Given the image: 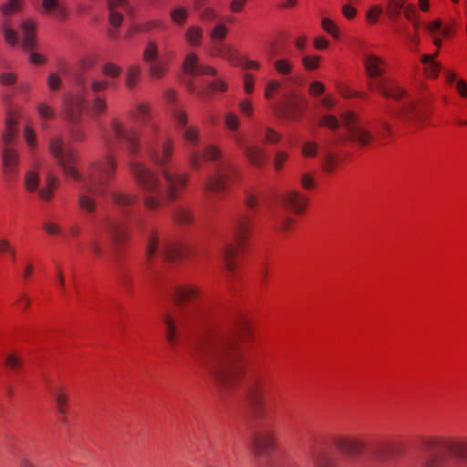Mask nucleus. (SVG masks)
Returning a JSON list of instances; mask_svg holds the SVG:
<instances>
[{
    "instance_id": "f257e3e1",
    "label": "nucleus",
    "mask_w": 467,
    "mask_h": 467,
    "mask_svg": "<svg viewBox=\"0 0 467 467\" xmlns=\"http://www.w3.org/2000/svg\"><path fill=\"white\" fill-rule=\"evenodd\" d=\"M101 140L108 151L92 161L87 171L90 182L88 192L96 196H104L115 178L118 160L113 148L124 144L130 155H137L141 149L140 131L134 127L126 126L118 117L109 119L107 128L102 131Z\"/></svg>"
},
{
    "instance_id": "f03ea898",
    "label": "nucleus",
    "mask_w": 467,
    "mask_h": 467,
    "mask_svg": "<svg viewBox=\"0 0 467 467\" xmlns=\"http://www.w3.org/2000/svg\"><path fill=\"white\" fill-rule=\"evenodd\" d=\"M363 65L368 78V88L376 91L385 98L400 100L407 97V91L392 79L381 78L388 67L386 59L373 52L364 55Z\"/></svg>"
},
{
    "instance_id": "7ed1b4c3",
    "label": "nucleus",
    "mask_w": 467,
    "mask_h": 467,
    "mask_svg": "<svg viewBox=\"0 0 467 467\" xmlns=\"http://www.w3.org/2000/svg\"><path fill=\"white\" fill-rule=\"evenodd\" d=\"M130 171L137 185L146 192L142 200L144 206L152 212L163 207L164 199L159 174L140 161L130 162Z\"/></svg>"
},
{
    "instance_id": "20e7f679",
    "label": "nucleus",
    "mask_w": 467,
    "mask_h": 467,
    "mask_svg": "<svg viewBox=\"0 0 467 467\" xmlns=\"http://www.w3.org/2000/svg\"><path fill=\"white\" fill-rule=\"evenodd\" d=\"M218 362L213 370L217 383L225 389H234L239 387L244 379L246 363L243 354L235 349Z\"/></svg>"
},
{
    "instance_id": "39448f33",
    "label": "nucleus",
    "mask_w": 467,
    "mask_h": 467,
    "mask_svg": "<svg viewBox=\"0 0 467 467\" xmlns=\"http://www.w3.org/2000/svg\"><path fill=\"white\" fill-rule=\"evenodd\" d=\"M253 226V220L249 215H240L233 228V243L224 245L222 256L225 269L234 273L237 267L236 258L245 246L250 237Z\"/></svg>"
},
{
    "instance_id": "423d86ee",
    "label": "nucleus",
    "mask_w": 467,
    "mask_h": 467,
    "mask_svg": "<svg viewBox=\"0 0 467 467\" xmlns=\"http://www.w3.org/2000/svg\"><path fill=\"white\" fill-rule=\"evenodd\" d=\"M175 57V51L168 44L163 45L160 49L153 40L147 42L142 52V60L150 64L149 74L150 78L155 79H160L165 76Z\"/></svg>"
},
{
    "instance_id": "0eeeda50",
    "label": "nucleus",
    "mask_w": 467,
    "mask_h": 467,
    "mask_svg": "<svg viewBox=\"0 0 467 467\" xmlns=\"http://www.w3.org/2000/svg\"><path fill=\"white\" fill-rule=\"evenodd\" d=\"M341 123L346 130V134L336 139L332 144L340 145L346 141H350L358 146L364 147L368 145L372 140V134L368 130L361 118L353 111H344L340 115Z\"/></svg>"
},
{
    "instance_id": "6e6552de",
    "label": "nucleus",
    "mask_w": 467,
    "mask_h": 467,
    "mask_svg": "<svg viewBox=\"0 0 467 467\" xmlns=\"http://www.w3.org/2000/svg\"><path fill=\"white\" fill-rule=\"evenodd\" d=\"M423 445L427 451H436L444 453L445 463L449 457L467 461V438L430 435L423 439Z\"/></svg>"
},
{
    "instance_id": "1a4fd4ad",
    "label": "nucleus",
    "mask_w": 467,
    "mask_h": 467,
    "mask_svg": "<svg viewBox=\"0 0 467 467\" xmlns=\"http://www.w3.org/2000/svg\"><path fill=\"white\" fill-rule=\"evenodd\" d=\"M49 151L62 168L64 175L74 181L81 182L83 176L76 168L79 162L78 152L72 148H65L61 136H53L49 140Z\"/></svg>"
},
{
    "instance_id": "9d476101",
    "label": "nucleus",
    "mask_w": 467,
    "mask_h": 467,
    "mask_svg": "<svg viewBox=\"0 0 467 467\" xmlns=\"http://www.w3.org/2000/svg\"><path fill=\"white\" fill-rule=\"evenodd\" d=\"M49 151L62 168L64 175L74 181L81 182L83 176L76 168L79 162L78 152L72 148H65L61 136H53L49 140Z\"/></svg>"
},
{
    "instance_id": "9b49d317",
    "label": "nucleus",
    "mask_w": 467,
    "mask_h": 467,
    "mask_svg": "<svg viewBox=\"0 0 467 467\" xmlns=\"http://www.w3.org/2000/svg\"><path fill=\"white\" fill-rule=\"evenodd\" d=\"M201 316V306L182 309L176 318L171 313H164L161 319L165 327L167 341L171 345H175L178 341V327H182L189 322L200 319Z\"/></svg>"
},
{
    "instance_id": "f8f14e48",
    "label": "nucleus",
    "mask_w": 467,
    "mask_h": 467,
    "mask_svg": "<svg viewBox=\"0 0 467 467\" xmlns=\"http://www.w3.org/2000/svg\"><path fill=\"white\" fill-rule=\"evenodd\" d=\"M160 252L167 260H177L186 255L185 248L182 244L172 241L164 240L160 246L159 236L157 232L152 231L148 238L147 243V257L150 260Z\"/></svg>"
},
{
    "instance_id": "ddd939ff",
    "label": "nucleus",
    "mask_w": 467,
    "mask_h": 467,
    "mask_svg": "<svg viewBox=\"0 0 467 467\" xmlns=\"http://www.w3.org/2000/svg\"><path fill=\"white\" fill-rule=\"evenodd\" d=\"M307 108L306 99L297 93L288 94L279 105L273 107L276 116L290 121H299Z\"/></svg>"
},
{
    "instance_id": "4468645a",
    "label": "nucleus",
    "mask_w": 467,
    "mask_h": 467,
    "mask_svg": "<svg viewBox=\"0 0 467 467\" xmlns=\"http://www.w3.org/2000/svg\"><path fill=\"white\" fill-rule=\"evenodd\" d=\"M24 6V0H5L0 5V13L3 16L1 21V30L5 41L11 47H15L19 42L17 32L13 27L11 16L21 12Z\"/></svg>"
},
{
    "instance_id": "2eb2a0df",
    "label": "nucleus",
    "mask_w": 467,
    "mask_h": 467,
    "mask_svg": "<svg viewBox=\"0 0 467 467\" xmlns=\"http://www.w3.org/2000/svg\"><path fill=\"white\" fill-rule=\"evenodd\" d=\"M237 175V170L232 164L219 165L213 174L207 176L203 182L202 190L206 192L222 193L228 184L234 182Z\"/></svg>"
},
{
    "instance_id": "dca6fc26",
    "label": "nucleus",
    "mask_w": 467,
    "mask_h": 467,
    "mask_svg": "<svg viewBox=\"0 0 467 467\" xmlns=\"http://www.w3.org/2000/svg\"><path fill=\"white\" fill-rule=\"evenodd\" d=\"M266 386L263 379H252L246 390V400L256 419H263L266 413Z\"/></svg>"
},
{
    "instance_id": "f3484780",
    "label": "nucleus",
    "mask_w": 467,
    "mask_h": 467,
    "mask_svg": "<svg viewBox=\"0 0 467 467\" xmlns=\"http://www.w3.org/2000/svg\"><path fill=\"white\" fill-rule=\"evenodd\" d=\"M85 103L86 98L83 93H71L65 96L62 109L65 119L69 123L79 122Z\"/></svg>"
},
{
    "instance_id": "a211bd4d",
    "label": "nucleus",
    "mask_w": 467,
    "mask_h": 467,
    "mask_svg": "<svg viewBox=\"0 0 467 467\" xmlns=\"http://www.w3.org/2000/svg\"><path fill=\"white\" fill-rule=\"evenodd\" d=\"M161 174L167 182V199L173 202L186 187L190 175L185 172L171 173L167 168L161 170Z\"/></svg>"
},
{
    "instance_id": "6ab92c4d",
    "label": "nucleus",
    "mask_w": 467,
    "mask_h": 467,
    "mask_svg": "<svg viewBox=\"0 0 467 467\" xmlns=\"http://www.w3.org/2000/svg\"><path fill=\"white\" fill-rule=\"evenodd\" d=\"M254 454L262 456L278 449L279 441L275 431L271 430L257 433L252 443Z\"/></svg>"
},
{
    "instance_id": "aec40b11",
    "label": "nucleus",
    "mask_w": 467,
    "mask_h": 467,
    "mask_svg": "<svg viewBox=\"0 0 467 467\" xmlns=\"http://www.w3.org/2000/svg\"><path fill=\"white\" fill-rule=\"evenodd\" d=\"M182 69L185 74L192 77L217 75L216 68L210 65L201 63L199 57L194 52H190L185 56L182 63Z\"/></svg>"
},
{
    "instance_id": "412c9836",
    "label": "nucleus",
    "mask_w": 467,
    "mask_h": 467,
    "mask_svg": "<svg viewBox=\"0 0 467 467\" xmlns=\"http://www.w3.org/2000/svg\"><path fill=\"white\" fill-rule=\"evenodd\" d=\"M222 157L221 149L214 144H209L203 148L202 152L196 150H191L188 155V161L192 169L199 170L202 167V161H213L220 160Z\"/></svg>"
},
{
    "instance_id": "4be33fe9",
    "label": "nucleus",
    "mask_w": 467,
    "mask_h": 467,
    "mask_svg": "<svg viewBox=\"0 0 467 467\" xmlns=\"http://www.w3.org/2000/svg\"><path fill=\"white\" fill-rule=\"evenodd\" d=\"M175 150V141L172 138H166L160 149H149L148 156L151 161L161 168L169 164L171 160Z\"/></svg>"
},
{
    "instance_id": "5701e85b",
    "label": "nucleus",
    "mask_w": 467,
    "mask_h": 467,
    "mask_svg": "<svg viewBox=\"0 0 467 467\" xmlns=\"http://www.w3.org/2000/svg\"><path fill=\"white\" fill-rule=\"evenodd\" d=\"M337 449L346 456L358 457L367 448V442L360 437H340L335 441Z\"/></svg>"
},
{
    "instance_id": "b1692460",
    "label": "nucleus",
    "mask_w": 467,
    "mask_h": 467,
    "mask_svg": "<svg viewBox=\"0 0 467 467\" xmlns=\"http://www.w3.org/2000/svg\"><path fill=\"white\" fill-rule=\"evenodd\" d=\"M208 55L212 57L223 58L232 66H238L241 62L238 50L223 41L212 42L208 49Z\"/></svg>"
},
{
    "instance_id": "393cba45",
    "label": "nucleus",
    "mask_w": 467,
    "mask_h": 467,
    "mask_svg": "<svg viewBox=\"0 0 467 467\" xmlns=\"http://www.w3.org/2000/svg\"><path fill=\"white\" fill-rule=\"evenodd\" d=\"M280 203L295 214H301L307 207L308 198L296 190H290L281 195Z\"/></svg>"
},
{
    "instance_id": "a878e982",
    "label": "nucleus",
    "mask_w": 467,
    "mask_h": 467,
    "mask_svg": "<svg viewBox=\"0 0 467 467\" xmlns=\"http://www.w3.org/2000/svg\"><path fill=\"white\" fill-rule=\"evenodd\" d=\"M202 289L195 284H182L177 285L173 290V301L178 306H184L194 303L201 298Z\"/></svg>"
},
{
    "instance_id": "bb28decb",
    "label": "nucleus",
    "mask_w": 467,
    "mask_h": 467,
    "mask_svg": "<svg viewBox=\"0 0 467 467\" xmlns=\"http://www.w3.org/2000/svg\"><path fill=\"white\" fill-rule=\"evenodd\" d=\"M2 172L7 179L17 176L19 171V152L11 147H5L1 152Z\"/></svg>"
},
{
    "instance_id": "cd10ccee",
    "label": "nucleus",
    "mask_w": 467,
    "mask_h": 467,
    "mask_svg": "<svg viewBox=\"0 0 467 467\" xmlns=\"http://www.w3.org/2000/svg\"><path fill=\"white\" fill-rule=\"evenodd\" d=\"M21 45L26 50L36 47V22L31 18L24 19L19 26Z\"/></svg>"
},
{
    "instance_id": "c85d7f7f",
    "label": "nucleus",
    "mask_w": 467,
    "mask_h": 467,
    "mask_svg": "<svg viewBox=\"0 0 467 467\" xmlns=\"http://www.w3.org/2000/svg\"><path fill=\"white\" fill-rule=\"evenodd\" d=\"M42 8L44 14L53 15L59 21L67 19L68 10L60 0H43Z\"/></svg>"
},
{
    "instance_id": "c756f323",
    "label": "nucleus",
    "mask_w": 467,
    "mask_h": 467,
    "mask_svg": "<svg viewBox=\"0 0 467 467\" xmlns=\"http://www.w3.org/2000/svg\"><path fill=\"white\" fill-rule=\"evenodd\" d=\"M244 153L247 161L253 166L256 168H262L265 166L266 162V154L265 150L262 147L256 144L247 145L244 148Z\"/></svg>"
},
{
    "instance_id": "7c9ffc66",
    "label": "nucleus",
    "mask_w": 467,
    "mask_h": 467,
    "mask_svg": "<svg viewBox=\"0 0 467 467\" xmlns=\"http://www.w3.org/2000/svg\"><path fill=\"white\" fill-rule=\"evenodd\" d=\"M130 119L142 124L149 123L152 119L150 105L149 102H140L129 111Z\"/></svg>"
},
{
    "instance_id": "2f4dec72",
    "label": "nucleus",
    "mask_w": 467,
    "mask_h": 467,
    "mask_svg": "<svg viewBox=\"0 0 467 467\" xmlns=\"http://www.w3.org/2000/svg\"><path fill=\"white\" fill-rule=\"evenodd\" d=\"M402 115L408 120L420 122L423 119L424 112L420 103L413 98H409L403 109Z\"/></svg>"
},
{
    "instance_id": "473e14b6",
    "label": "nucleus",
    "mask_w": 467,
    "mask_h": 467,
    "mask_svg": "<svg viewBox=\"0 0 467 467\" xmlns=\"http://www.w3.org/2000/svg\"><path fill=\"white\" fill-rule=\"evenodd\" d=\"M109 233L114 244L117 245L126 242L130 236L127 224L119 221H112L109 223Z\"/></svg>"
},
{
    "instance_id": "72a5a7b5",
    "label": "nucleus",
    "mask_w": 467,
    "mask_h": 467,
    "mask_svg": "<svg viewBox=\"0 0 467 467\" xmlns=\"http://www.w3.org/2000/svg\"><path fill=\"white\" fill-rule=\"evenodd\" d=\"M438 56V51L433 54L423 55L420 58V62L424 66V73L429 78H436L441 69V66L435 60Z\"/></svg>"
},
{
    "instance_id": "f704fd0d",
    "label": "nucleus",
    "mask_w": 467,
    "mask_h": 467,
    "mask_svg": "<svg viewBox=\"0 0 467 467\" xmlns=\"http://www.w3.org/2000/svg\"><path fill=\"white\" fill-rule=\"evenodd\" d=\"M203 37V30L200 26L192 25L189 26L185 33L184 38L187 44L192 47H197L201 45Z\"/></svg>"
},
{
    "instance_id": "c9c22d12",
    "label": "nucleus",
    "mask_w": 467,
    "mask_h": 467,
    "mask_svg": "<svg viewBox=\"0 0 467 467\" xmlns=\"http://www.w3.org/2000/svg\"><path fill=\"white\" fill-rule=\"evenodd\" d=\"M226 89V82L222 78H217L209 82L206 88L198 89L196 94L202 99H208L210 92H224Z\"/></svg>"
},
{
    "instance_id": "e433bc0d",
    "label": "nucleus",
    "mask_w": 467,
    "mask_h": 467,
    "mask_svg": "<svg viewBox=\"0 0 467 467\" xmlns=\"http://www.w3.org/2000/svg\"><path fill=\"white\" fill-rule=\"evenodd\" d=\"M162 26L163 23L161 20H150L130 28L126 33V36L130 37L135 33H145L161 28Z\"/></svg>"
},
{
    "instance_id": "4c0bfd02",
    "label": "nucleus",
    "mask_w": 467,
    "mask_h": 467,
    "mask_svg": "<svg viewBox=\"0 0 467 467\" xmlns=\"http://www.w3.org/2000/svg\"><path fill=\"white\" fill-rule=\"evenodd\" d=\"M173 220L180 224H192L194 222V215L191 209L184 206H178L172 213Z\"/></svg>"
},
{
    "instance_id": "58836bf2",
    "label": "nucleus",
    "mask_w": 467,
    "mask_h": 467,
    "mask_svg": "<svg viewBox=\"0 0 467 467\" xmlns=\"http://www.w3.org/2000/svg\"><path fill=\"white\" fill-rule=\"evenodd\" d=\"M429 453L421 462L420 467H443L445 465V454L441 451H428Z\"/></svg>"
},
{
    "instance_id": "ea45409f",
    "label": "nucleus",
    "mask_w": 467,
    "mask_h": 467,
    "mask_svg": "<svg viewBox=\"0 0 467 467\" xmlns=\"http://www.w3.org/2000/svg\"><path fill=\"white\" fill-rule=\"evenodd\" d=\"M59 181L57 177L49 174L46 180V186L39 191V196L44 201H50L54 196V190L58 186Z\"/></svg>"
},
{
    "instance_id": "a19ab883",
    "label": "nucleus",
    "mask_w": 467,
    "mask_h": 467,
    "mask_svg": "<svg viewBox=\"0 0 467 467\" xmlns=\"http://www.w3.org/2000/svg\"><path fill=\"white\" fill-rule=\"evenodd\" d=\"M97 202L88 192H80L78 194V207L88 213H94L97 211Z\"/></svg>"
},
{
    "instance_id": "79ce46f5",
    "label": "nucleus",
    "mask_w": 467,
    "mask_h": 467,
    "mask_svg": "<svg viewBox=\"0 0 467 467\" xmlns=\"http://www.w3.org/2000/svg\"><path fill=\"white\" fill-rule=\"evenodd\" d=\"M182 139L189 142L193 147L200 144L201 141V130L196 125H191L185 128L182 132Z\"/></svg>"
},
{
    "instance_id": "37998d69",
    "label": "nucleus",
    "mask_w": 467,
    "mask_h": 467,
    "mask_svg": "<svg viewBox=\"0 0 467 467\" xmlns=\"http://www.w3.org/2000/svg\"><path fill=\"white\" fill-rule=\"evenodd\" d=\"M111 199L115 204L122 206L132 205L138 201V197L135 194L126 193L123 192H112Z\"/></svg>"
},
{
    "instance_id": "c03bdc74",
    "label": "nucleus",
    "mask_w": 467,
    "mask_h": 467,
    "mask_svg": "<svg viewBox=\"0 0 467 467\" xmlns=\"http://www.w3.org/2000/svg\"><path fill=\"white\" fill-rule=\"evenodd\" d=\"M252 326L249 321L240 319L236 322L234 333L241 340L248 339L252 335Z\"/></svg>"
},
{
    "instance_id": "a18cd8bd",
    "label": "nucleus",
    "mask_w": 467,
    "mask_h": 467,
    "mask_svg": "<svg viewBox=\"0 0 467 467\" xmlns=\"http://www.w3.org/2000/svg\"><path fill=\"white\" fill-rule=\"evenodd\" d=\"M141 74L140 65L130 66L127 69L125 84L128 88L131 89L138 84Z\"/></svg>"
},
{
    "instance_id": "49530a36",
    "label": "nucleus",
    "mask_w": 467,
    "mask_h": 467,
    "mask_svg": "<svg viewBox=\"0 0 467 467\" xmlns=\"http://www.w3.org/2000/svg\"><path fill=\"white\" fill-rule=\"evenodd\" d=\"M21 115V108L17 105H9L6 109L5 125L17 129Z\"/></svg>"
},
{
    "instance_id": "de8ad7c7",
    "label": "nucleus",
    "mask_w": 467,
    "mask_h": 467,
    "mask_svg": "<svg viewBox=\"0 0 467 467\" xmlns=\"http://www.w3.org/2000/svg\"><path fill=\"white\" fill-rule=\"evenodd\" d=\"M321 28L334 39H339L341 37V31L338 25L329 17H323L321 19Z\"/></svg>"
},
{
    "instance_id": "09e8293b",
    "label": "nucleus",
    "mask_w": 467,
    "mask_h": 467,
    "mask_svg": "<svg viewBox=\"0 0 467 467\" xmlns=\"http://www.w3.org/2000/svg\"><path fill=\"white\" fill-rule=\"evenodd\" d=\"M407 0H389L386 5V11L390 19H397L402 9L405 7Z\"/></svg>"
},
{
    "instance_id": "8fccbe9b",
    "label": "nucleus",
    "mask_w": 467,
    "mask_h": 467,
    "mask_svg": "<svg viewBox=\"0 0 467 467\" xmlns=\"http://www.w3.org/2000/svg\"><path fill=\"white\" fill-rule=\"evenodd\" d=\"M188 16V10L184 6H177L170 11L171 19L177 26H183Z\"/></svg>"
},
{
    "instance_id": "3c124183",
    "label": "nucleus",
    "mask_w": 467,
    "mask_h": 467,
    "mask_svg": "<svg viewBox=\"0 0 467 467\" xmlns=\"http://www.w3.org/2000/svg\"><path fill=\"white\" fill-rule=\"evenodd\" d=\"M340 121L337 117L330 114H325L318 119V126L327 128L333 131L337 130L340 126Z\"/></svg>"
},
{
    "instance_id": "603ef678",
    "label": "nucleus",
    "mask_w": 467,
    "mask_h": 467,
    "mask_svg": "<svg viewBox=\"0 0 467 467\" xmlns=\"http://www.w3.org/2000/svg\"><path fill=\"white\" fill-rule=\"evenodd\" d=\"M394 446L395 443L391 441L382 442L375 452L376 456L381 459H386L398 455L394 450Z\"/></svg>"
},
{
    "instance_id": "864d4df0",
    "label": "nucleus",
    "mask_w": 467,
    "mask_h": 467,
    "mask_svg": "<svg viewBox=\"0 0 467 467\" xmlns=\"http://www.w3.org/2000/svg\"><path fill=\"white\" fill-rule=\"evenodd\" d=\"M228 34V27L223 23L216 24L210 32L212 42H221L225 39Z\"/></svg>"
},
{
    "instance_id": "5fc2aeb1",
    "label": "nucleus",
    "mask_w": 467,
    "mask_h": 467,
    "mask_svg": "<svg viewBox=\"0 0 467 467\" xmlns=\"http://www.w3.org/2000/svg\"><path fill=\"white\" fill-rule=\"evenodd\" d=\"M383 13V8L379 5H374L370 6L365 15L366 22L370 25H376Z\"/></svg>"
},
{
    "instance_id": "6e6d98bb",
    "label": "nucleus",
    "mask_w": 467,
    "mask_h": 467,
    "mask_svg": "<svg viewBox=\"0 0 467 467\" xmlns=\"http://www.w3.org/2000/svg\"><path fill=\"white\" fill-rule=\"evenodd\" d=\"M108 102L105 97L96 96L91 102V111L94 115L99 116L106 113Z\"/></svg>"
},
{
    "instance_id": "4d7b16f0",
    "label": "nucleus",
    "mask_w": 467,
    "mask_h": 467,
    "mask_svg": "<svg viewBox=\"0 0 467 467\" xmlns=\"http://www.w3.org/2000/svg\"><path fill=\"white\" fill-rule=\"evenodd\" d=\"M275 70L280 75H289L293 72V62L288 58H280L274 62Z\"/></svg>"
},
{
    "instance_id": "13d9d810",
    "label": "nucleus",
    "mask_w": 467,
    "mask_h": 467,
    "mask_svg": "<svg viewBox=\"0 0 467 467\" xmlns=\"http://www.w3.org/2000/svg\"><path fill=\"white\" fill-rule=\"evenodd\" d=\"M321 57L306 55L302 57V65L306 70L313 71L320 67Z\"/></svg>"
},
{
    "instance_id": "bf43d9fd",
    "label": "nucleus",
    "mask_w": 467,
    "mask_h": 467,
    "mask_svg": "<svg viewBox=\"0 0 467 467\" xmlns=\"http://www.w3.org/2000/svg\"><path fill=\"white\" fill-rule=\"evenodd\" d=\"M54 399L56 405L62 403H68L69 390L65 385H58L54 389Z\"/></svg>"
},
{
    "instance_id": "052dcab7",
    "label": "nucleus",
    "mask_w": 467,
    "mask_h": 467,
    "mask_svg": "<svg viewBox=\"0 0 467 467\" xmlns=\"http://www.w3.org/2000/svg\"><path fill=\"white\" fill-rule=\"evenodd\" d=\"M121 71L122 68L113 62H107L101 67L102 74L112 78H118L121 74Z\"/></svg>"
},
{
    "instance_id": "680f3d73",
    "label": "nucleus",
    "mask_w": 467,
    "mask_h": 467,
    "mask_svg": "<svg viewBox=\"0 0 467 467\" xmlns=\"http://www.w3.org/2000/svg\"><path fill=\"white\" fill-rule=\"evenodd\" d=\"M23 135L29 150H34L37 146V140L33 128L29 125L25 126Z\"/></svg>"
},
{
    "instance_id": "e2e57ef3",
    "label": "nucleus",
    "mask_w": 467,
    "mask_h": 467,
    "mask_svg": "<svg viewBox=\"0 0 467 467\" xmlns=\"http://www.w3.org/2000/svg\"><path fill=\"white\" fill-rule=\"evenodd\" d=\"M171 116L176 122V125L178 127H188V114L187 112L182 109H173L171 110Z\"/></svg>"
},
{
    "instance_id": "0e129e2a",
    "label": "nucleus",
    "mask_w": 467,
    "mask_h": 467,
    "mask_svg": "<svg viewBox=\"0 0 467 467\" xmlns=\"http://www.w3.org/2000/svg\"><path fill=\"white\" fill-rule=\"evenodd\" d=\"M240 124V119L236 114L233 112H227L224 115V125L229 130L234 132L238 130Z\"/></svg>"
},
{
    "instance_id": "69168bd1",
    "label": "nucleus",
    "mask_w": 467,
    "mask_h": 467,
    "mask_svg": "<svg viewBox=\"0 0 467 467\" xmlns=\"http://www.w3.org/2000/svg\"><path fill=\"white\" fill-rule=\"evenodd\" d=\"M281 88V82L275 79L268 81L265 86L264 96L266 99H271Z\"/></svg>"
},
{
    "instance_id": "338daca9",
    "label": "nucleus",
    "mask_w": 467,
    "mask_h": 467,
    "mask_svg": "<svg viewBox=\"0 0 467 467\" xmlns=\"http://www.w3.org/2000/svg\"><path fill=\"white\" fill-rule=\"evenodd\" d=\"M71 141L82 142L87 139L86 131L80 127H72L67 131Z\"/></svg>"
},
{
    "instance_id": "774afa93",
    "label": "nucleus",
    "mask_w": 467,
    "mask_h": 467,
    "mask_svg": "<svg viewBox=\"0 0 467 467\" xmlns=\"http://www.w3.org/2000/svg\"><path fill=\"white\" fill-rule=\"evenodd\" d=\"M23 365V359L21 356L16 353H10L5 358V366L11 369H19Z\"/></svg>"
}]
</instances>
